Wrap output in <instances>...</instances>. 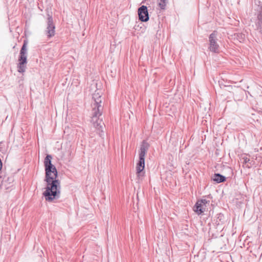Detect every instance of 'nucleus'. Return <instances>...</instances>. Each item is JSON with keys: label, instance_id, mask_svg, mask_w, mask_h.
<instances>
[{"label": "nucleus", "instance_id": "nucleus-14", "mask_svg": "<svg viewBox=\"0 0 262 262\" xmlns=\"http://www.w3.org/2000/svg\"><path fill=\"white\" fill-rule=\"evenodd\" d=\"M99 135H100V136H102V134H101V133H99Z\"/></svg>", "mask_w": 262, "mask_h": 262}, {"label": "nucleus", "instance_id": "nucleus-6", "mask_svg": "<svg viewBox=\"0 0 262 262\" xmlns=\"http://www.w3.org/2000/svg\"><path fill=\"white\" fill-rule=\"evenodd\" d=\"M209 201L206 199L198 200L193 207V210L198 214H202L206 209L207 205H209Z\"/></svg>", "mask_w": 262, "mask_h": 262}, {"label": "nucleus", "instance_id": "nucleus-3", "mask_svg": "<svg viewBox=\"0 0 262 262\" xmlns=\"http://www.w3.org/2000/svg\"><path fill=\"white\" fill-rule=\"evenodd\" d=\"M27 45L28 41L24 40L23 45L20 49L17 65V71L24 73L27 69Z\"/></svg>", "mask_w": 262, "mask_h": 262}, {"label": "nucleus", "instance_id": "nucleus-10", "mask_svg": "<svg viewBox=\"0 0 262 262\" xmlns=\"http://www.w3.org/2000/svg\"><path fill=\"white\" fill-rule=\"evenodd\" d=\"M213 181L216 183H220L226 181V178L220 173H214L212 178Z\"/></svg>", "mask_w": 262, "mask_h": 262}, {"label": "nucleus", "instance_id": "nucleus-7", "mask_svg": "<svg viewBox=\"0 0 262 262\" xmlns=\"http://www.w3.org/2000/svg\"><path fill=\"white\" fill-rule=\"evenodd\" d=\"M139 19L143 22H146L149 19L147 8L145 6H142L138 9V11Z\"/></svg>", "mask_w": 262, "mask_h": 262}, {"label": "nucleus", "instance_id": "nucleus-9", "mask_svg": "<svg viewBox=\"0 0 262 262\" xmlns=\"http://www.w3.org/2000/svg\"><path fill=\"white\" fill-rule=\"evenodd\" d=\"M145 168V159L139 158L136 166L137 175L139 178L142 177L144 172H142Z\"/></svg>", "mask_w": 262, "mask_h": 262}, {"label": "nucleus", "instance_id": "nucleus-5", "mask_svg": "<svg viewBox=\"0 0 262 262\" xmlns=\"http://www.w3.org/2000/svg\"><path fill=\"white\" fill-rule=\"evenodd\" d=\"M47 28L45 30V34L48 38H51L55 35V26L53 23L52 16L49 14H47Z\"/></svg>", "mask_w": 262, "mask_h": 262}, {"label": "nucleus", "instance_id": "nucleus-2", "mask_svg": "<svg viewBox=\"0 0 262 262\" xmlns=\"http://www.w3.org/2000/svg\"><path fill=\"white\" fill-rule=\"evenodd\" d=\"M93 99L95 102V107L93 110V115L92 121L94 124V126L98 130H100L102 127V123L101 120H99L98 117L102 115V107L101 105V96L98 93L94 94Z\"/></svg>", "mask_w": 262, "mask_h": 262}, {"label": "nucleus", "instance_id": "nucleus-1", "mask_svg": "<svg viewBox=\"0 0 262 262\" xmlns=\"http://www.w3.org/2000/svg\"><path fill=\"white\" fill-rule=\"evenodd\" d=\"M52 157L47 155L44 160L45 170V181L47 183L46 190L43 192L45 200L52 202L54 199H58L60 194V182L57 179L58 172L56 167L52 164Z\"/></svg>", "mask_w": 262, "mask_h": 262}, {"label": "nucleus", "instance_id": "nucleus-12", "mask_svg": "<svg viewBox=\"0 0 262 262\" xmlns=\"http://www.w3.org/2000/svg\"><path fill=\"white\" fill-rule=\"evenodd\" d=\"M158 5L161 9L165 10L166 6L168 3V0H158Z\"/></svg>", "mask_w": 262, "mask_h": 262}, {"label": "nucleus", "instance_id": "nucleus-13", "mask_svg": "<svg viewBox=\"0 0 262 262\" xmlns=\"http://www.w3.org/2000/svg\"><path fill=\"white\" fill-rule=\"evenodd\" d=\"M258 26L261 27L262 25V7L261 10L260 11L259 14L258 15Z\"/></svg>", "mask_w": 262, "mask_h": 262}, {"label": "nucleus", "instance_id": "nucleus-4", "mask_svg": "<svg viewBox=\"0 0 262 262\" xmlns=\"http://www.w3.org/2000/svg\"><path fill=\"white\" fill-rule=\"evenodd\" d=\"M217 35V32L216 31H213L209 36L208 50L214 53H217L220 51V46L217 43L218 39Z\"/></svg>", "mask_w": 262, "mask_h": 262}, {"label": "nucleus", "instance_id": "nucleus-8", "mask_svg": "<svg viewBox=\"0 0 262 262\" xmlns=\"http://www.w3.org/2000/svg\"><path fill=\"white\" fill-rule=\"evenodd\" d=\"M149 147V144L145 141L143 140L140 145L139 150V158L145 159L146 153Z\"/></svg>", "mask_w": 262, "mask_h": 262}, {"label": "nucleus", "instance_id": "nucleus-11", "mask_svg": "<svg viewBox=\"0 0 262 262\" xmlns=\"http://www.w3.org/2000/svg\"><path fill=\"white\" fill-rule=\"evenodd\" d=\"M241 160H243V166L245 167H247L248 168H250L253 165V161L251 160L249 158H248L246 156H243Z\"/></svg>", "mask_w": 262, "mask_h": 262}]
</instances>
